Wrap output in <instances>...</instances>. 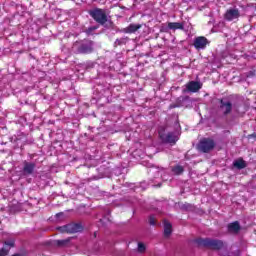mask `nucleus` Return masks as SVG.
<instances>
[{"label":"nucleus","instance_id":"f257e3e1","mask_svg":"<svg viewBox=\"0 0 256 256\" xmlns=\"http://www.w3.org/2000/svg\"><path fill=\"white\" fill-rule=\"evenodd\" d=\"M196 243L199 245V247H207L208 249H214L215 251L223 249V241L218 239L199 238L196 240Z\"/></svg>","mask_w":256,"mask_h":256},{"label":"nucleus","instance_id":"f03ea898","mask_svg":"<svg viewBox=\"0 0 256 256\" xmlns=\"http://www.w3.org/2000/svg\"><path fill=\"white\" fill-rule=\"evenodd\" d=\"M89 15L96 21V23H99V25H105V23H107V14L103 9L96 8L91 10Z\"/></svg>","mask_w":256,"mask_h":256},{"label":"nucleus","instance_id":"7ed1b4c3","mask_svg":"<svg viewBox=\"0 0 256 256\" xmlns=\"http://www.w3.org/2000/svg\"><path fill=\"white\" fill-rule=\"evenodd\" d=\"M159 137L162 141V143H169L170 145H175L177 141H179V136L175 134V132H165V131H160L159 132Z\"/></svg>","mask_w":256,"mask_h":256},{"label":"nucleus","instance_id":"20e7f679","mask_svg":"<svg viewBox=\"0 0 256 256\" xmlns=\"http://www.w3.org/2000/svg\"><path fill=\"white\" fill-rule=\"evenodd\" d=\"M198 149L202 151V153H209V151L215 149V141H213V139L203 138L198 144Z\"/></svg>","mask_w":256,"mask_h":256},{"label":"nucleus","instance_id":"39448f33","mask_svg":"<svg viewBox=\"0 0 256 256\" xmlns=\"http://www.w3.org/2000/svg\"><path fill=\"white\" fill-rule=\"evenodd\" d=\"M220 109L223 115H229L233 111V104L229 100L221 99L220 100Z\"/></svg>","mask_w":256,"mask_h":256},{"label":"nucleus","instance_id":"423d86ee","mask_svg":"<svg viewBox=\"0 0 256 256\" xmlns=\"http://www.w3.org/2000/svg\"><path fill=\"white\" fill-rule=\"evenodd\" d=\"M239 17H241V13L239 12V9H237V8L229 9L225 13L226 21H234L235 19H238Z\"/></svg>","mask_w":256,"mask_h":256},{"label":"nucleus","instance_id":"0eeeda50","mask_svg":"<svg viewBox=\"0 0 256 256\" xmlns=\"http://www.w3.org/2000/svg\"><path fill=\"white\" fill-rule=\"evenodd\" d=\"M202 87L203 84H201V82L190 81L186 84V91L189 93H197V91H199Z\"/></svg>","mask_w":256,"mask_h":256},{"label":"nucleus","instance_id":"6e6552de","mask_svg":"<svg viewBox=\"0 0 256 256\" xmlns=\"http://www.w3.org/2000/svg\"><path fill=\"white\" fill-rule=\"evenodd\" d=\"M207 45H209V40H207V38L203 37V36H199L197 38H195L194 40V47L195 49H205V47H207Z\"/></svg>","mask_w":256,"mask_h":256},{"label":"nucleus","instance_id":"1a4fd4ad","mask_svg":"<svg viewBox=\"0 0 256 256\" xmlns=\"http://www.w3.org/2000/svg\"><path fill=\"white\" fill-rule=\"evenodd\" d=\"M11 247H15V240L5 241L3 248L0 249V256H7Z\"/></svg>","mask_w":256,"mask_h":256},{"label":"nucleus","instance_id":"9d476101","mask_svg":"<svg viewBox=\"0 0 256 256\" xmlns=\"http://www.w3.org/2000/svg\"><path fill=\"white\" fill-rule=\"evenodd\" d=\"M141 27V24H130L128 27L123 28L121 31L122 33L133 34L137 33Z\"/></svg>","mask_w":256,"mask_h":256},{"label":"nucleus","instance_id":"9b49d317","mask_svg":"<svg viewBox=\"0 0 256 256\" xmlns=\"http://www.w3.org/2000/svg\"><path fill=\"white\" fill-rule=\"evenodd\" d=\"M35 167H36L35 163L25 161L24 162L23 172L26 175H31V174H33V171H35Z\"/></svg>","mask_w":256,"mask_h":256},{"label":"nucleus","instance_id":"f8f14e48","mask_svg":"<svg viewBox=\"0 0 256 256\" xmlns=\"http://www.w3.org/2000/svg\"><path fill=\"white\" fill-rule=\"evenodd\" d=\"M79 53H92L93 52V43L92 42H87L82 44L79 49Z\"/></svg>","mask_w":256,"mask_h":256},{"label":"nucleus","instance_id":"ddd939ff","mask_svg":"<svg viewBox=\"0 0 256 256\" xmlns=\"http://www.w3.org/2000/svg\"><path fill=\"white\" fill-rule=\"evenodd\" d=\"M83 226L81 224H68V233H81Z\"/></svg>","mask_w":256,"mask_h":256},{"label":"nucleus","instance_id":"4468645a","mask_svg":"<svg viewBox=\"0 0 256 256\" xmlns=\"http://www.w3.org/2000/svg\"><path fill=\"white\" fill-rule=\"evenodd\" d=\"M228 231L229 233H239L241 231V225L237 221L232 222L228 225Z\"/></svg>","mask_w":256,"mask_h":256},{"label":"nucleus","instance_id":"2eb2a0df","mask_svg":"<svg viewBox=\"0 0 256 256\" xmlns=\"http://www.w3.org/2000/svg\"><path fill=\"white\" fill-rule=\"evenodd\" d=\"M172 225L170 222L168 221H164V235L165 237H169V235H171L172 233Z\"/></svg>","mask_w":256,"mask_h":256},{"label":"nucleus","instance_id":"dca6fc26","mask_svg":"<svg viewBox=\"0 0 256 256\" xmlns=\"http://www.w3.org/2000/svg\"><path fill=\"white\" fill-rule=\"evenodd\" d=\"M183 23H179V22H169L168 23V29H172L173 31L177 30V29H183Z\"/></svg>","mask_w":256,"mask_h":256},{"label":"nucleus","instance_id":"f3484780","mask_svg":"<svg viewBox=\"0 0 256 256\" xmlns=\"http://www.w3.org/2000/svg\"><path fill=\"white\" fill-rule=\"evenodd\" d=\"M69 243H71V238H66V239H63V240H56L55 241V244L58 247H68Z\"/></svg>","mask_w":256,"mask_h":256},{"label":"nucleus","instance_id":"a211bd4d","mask_svg":"<svg viewBox=\"0 0 256 256\" xmlns=\"http://www.w3.org/2000/svg\"><path fill=\"white\" fill-rule=\"evenodd\" d=\"M233 166L236 167V169H245V167H247V164L244 162L243 159H238L233 162Z\"/></svg>","mask_w":256,"mask_h":256},{"label":"nucleus","instance_id":"6ab92c4d","mask_svg":"<svg viewBox=\"0 0 256 256\" xmlns=\"http://www.w3.org/2000/svg\"><path fill=\"white\" fill-rule=\"evenodd\" d=\"M183 171H184L183 166L177 165L172 168V172L174 173V175H181Z\"/></svg>","mask_w":256,"mask_h":256},{"label":"nucleus","instance_id":"aec40b11","mask_svg":"<svg viewBox=\"0 0 256 256\" xmlns=\"http://www.w3.org/2000/svg\"><path fill=\"white\" fill-rule=\"evenodd\" d=\"M147 249V247H145V245L143 244V242H139L138 243V253H145V250Z\"/></svg>","mask_w":256,"mask_h":256},{"label":"nucleus","instance_id":"412c9836","mask_svg":"<svg viewBox=\"0 0 256 256\" xmlns=\"http://www.w3.org/2000/svg\"><path fill=\"white\" fill-rule=\"evenodd\" d=\"M60 233H69L68 224L57 228Z\"/></svg>","mask_w":256,"mask_h":256},{"label":"nucleus","instance_id":"4be33fe9","mask_svg":"<svg viewBox=\"0 0 256 256\" xmlns=\"http://www.w3.org/2000/svg\"><path fill=\"white\" fill-rule=\"evenodd\" d=\"M97 29H99V27L91 26L88 29H86V33H87V35H91V33H93V31H97Z\"/></svg>","mask_w":256,"mask_h":256},{"label":"nucleus","instance_id":"5701e85b","mask_svg":"<svg viewBox=\"0 0 256 256\" xmlns=\"http://www.w3.org/2000/svg\"><path fill=\"white\" fill-rule=\"evenodd\" d=\"M125 43V39L124 38H120V39H116V41L114 42L115 47L119 46V45H123Z\"/></svg>","mask_w":256,"mask_h":256},{"label":"nucleus","instance_id":"b1692460","mask_svg":"<svg viewBox=\"0 0 256 256\" xmlns=\"http://www.w3.org/2000/svg\"><path fill=\"white\" fill-rule=\"evenodd\" d=\"M149 224H150V225H155V224H156V223H155V217L150 216V218H149Z\"/></svg>","mask_w":256,"mask_h":256},{"label":"nucleus","instance_id":"393cba45","mask_svg":"<svg viewBox=\"0 0 256 256\" xmlns=\"http://www.w3.org/2000/svg\"><path fill=\"white\" fill-rule=\"evenodd\" d=\"M185 209H191V206L189 204H184Z\"/></svg>","mask_w":256,"mask_h":256},{"label":"nucleus","instance_id":"a878e982","mask_svg":"<svg viewBox=\"0 0 256 256\" xmlns=\"http://www.w3.org/2000/svg\"><path fill=\"white\" fill-rule=\"evenodd\" d=\"M56 217H63V213L56 214Z\"/></svg>","mask_w":256,"mask_h":256}]
</instances>
